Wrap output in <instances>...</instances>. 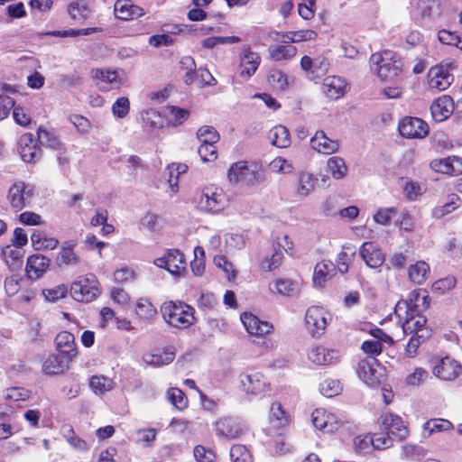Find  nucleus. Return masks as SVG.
Here are the masks:
<instances>
[{"mask_svg":"<svg viewBox=\"0 0 462 462\" xmlns=\"http://www.w3.org/2000/svg\"><path fill=\"white\" fill-rule=\"evenodd\" d=\"M430 307V298L427 294L421 295L413 291L410 293L407 301L398 302L395 307V314L402 322L404 334L416 333L422 329L427 319L421 312Z\"/></svg>","mask_w":462,"mask_h":462,"instance_id":"f257e3e1","label":"nucleus"},{"mask_svg":"<svg viewBox=\"0 0 462 462\" xmlns=\"http://www.w3.org/2000/svg\"><path fill=\"white\" fill-rule=\"evenodd\" d=\"M370 68L382 81H391L402 70L401 58L391 51L374 53L370 57Z\"/></svg>","mask_w":462,"mask_h":462,"instance_id":"f03ea898","label":"nucleus"},{"mask_svg":"<svg viewBox=\"0 0 462 462\" xmlns=\"http://www.w3.org/2000/svg\"><path fill=\"white\" fill-rule=\"evenodd\" d=\"M161 312L165 322L177 328H187L196 321L195 310L183 301L164 302Z\"/></svg>","mask_w":462,"mask_h":462,"instance_id":"7ed1b4c3","label":"nucleus"},{"mask_svg":"<svg viewBox=\"0 0 462 462\" xmlns=\"http://www.w3.org/2000/svg\"><path fill=\"white\" fill-rule=\"evenodd\" d=\"M263 170L257 164L241 161L233 163L227 172L232 184L254 186L263 181Z\"/></svg>","mask_w":462,"mask_h":462,"instance_id":"20e7f679","label":"nucleus"},{"mask_svg":"<svg viewBox=\"0 0 462 462\" xmlns=\"http://www.w3.org/2000/svg\"><path fill=\"white\" fill-rule=\"evenodd\" d=\"M70 294L74 300L91 302L100 294L99 282L94 274L79 276L70 285Z\"/></svg>","mask_w":462,"mask_h":462,"instance_id":"39448f33","label":"nucleus"},{"mask_svg":"<svg viewBox=\"0 0 462 462\" xmlns=\"http://www.w3.org/2000/svg\"><path fill=\"white\" fill-rule=\"evenodd\" d=\"M432 374L446 382L455 381L462 373V365L451 356L436 358L432 363Z\"/></svg>","mask_w":462,"mask_h":462,"instance_id":"423d86ee","label":"nucleus"},{"mask_svg":"<svg viewBox=\"0 0 462 462\" xmlns=\"http://www.w3.org/2000/svg\"><path fill=\"white\" fill-rule=\"evenodd\" d=\"M329 314L321 307L311 306L307 310L305 324L313 337H319L324 334Z\"/></svg>","mask_w":462,"mask_h":462,"instance_id":"0eeeda50","label":"nucleus"},{"mask_svg":"<svg viewBox=\"0 0 462 462\" xmlns=\"http://www.w3.org/2000/svg\"><path fill=\"white\" fill-rule=\"evenodd\" d=\"M33 196L32 188L23 182H14L8 190L7 200L14 211H20L30 202Z\"/></svg>","mask_w":462,"mask_h":462,"instance_id":"6e6552de","label":"nucleus"},{"mask_svg":"<svg viewBox=\"0 0 462 462\" xmlns=\"http://www.w3.org/2000/svg\"><path fill=\"white\" fill-rule=\"evenodd\" d=\"M215 430L218 437L227 439L240 438L245 430L244 423L235 417H222L216 420Z\"/></svg>","mask_w":462,"mask_h":462,"instance_id":"1a4fd4ad","label":"nucleus"},{"mask_svg":"<svg viewBox=\"0 0 462 462\" xmlns=\"http://www.w3.org/2000/svg\"><path fill=\"white\" fill-rule=\"evenodd\" d=\"M154 264L174 275H180L186 269L184 255L176 249L167 250L162 257L154 260Z\"/></svg>","mask_w":462,"mask_h":462,"instance_id":"9d476101","label":"nucleus"},{"mask_svg":"<svg viewBox=\"0 0 462 462\" xmlns=\"http://www.w3.org/2000/svg\"><path fill=\"white\" fill-rule=\"evenodd\" d=\"M381 429L396 441L405 439L409 434L407 427L398 415L386 413L380 418Z\"/></svg>","mask_w":462,"mask_h":462,"instance_id":"9b49d317","label":"nucleus"},{"mask_svg":"<svg viewBox=\"0 0 462 462\" xmlns=\"http://www.w3.org/2000/svg\"><path fill=\"white\" fill-rule=\"evenodd\" d=\"M311 420L316 429L326 433L337 430L342 424V421L334 413L324 409H316L311 413Z\"/></svg>","mask_w":462,"mask_h":462,"instance_id":"f8f14e48","label":"nucleus"},{"mask_svg":"<svg viewBox=\"0 0 462 462\" xmlns=\"http://www.w3.org/2000/svg\"><path fill=\"white\" fill-rule=\"evenodd\" d=\"M198 207L206 212H218L225 207L224 195L211 188H205L200 194Z\"/></svg>","mask_w":462,"mask_h":462,"instance_id":"ddd939ff","label":"nucleus"},{"mask_svg":"<svg viewBox=\"0 0 462 462\" xmlns=\"http://www.w3.org/2000/svg\"><path fill=\"white\" fill-rule=\"evenodd\" d=\"M454 77L443 64L431 68L428 72V84L430 88L442 91L453 82Z\"/></svg>","mask_w":462,"mask_h":462,"instance_id":"4468645a","label":"nucleus"},{"mask_svg":"<svg viewBox=\"0 0 462 462\" xmlns=\"http://www.w3.org/2000/svg\"><path fill=\"white\" fill-rule=\"evenodd\" d=\"M400 134L406 138H423L428 134V125L418 117H406L399 124Z\"/></svg>","mask_w":462,"mask_h":462,"instance_id":"2eb2a0df","label":"nucleus"},{"mask_svg":"<svg viewBox=\"0 0 462 462\" xmlns=\"http://www.w3.org/2000/svg\"><path fill=\"white\" fill-rule=\"evenodd\" d=\"M240 385L247 394L258 395L265 392L267 383L258 372L240 374Z\"/></svg>","mask_w":462,"mask_h":462,"instance_id":"dca6fc26","label":"nucleus"},{"mask_svg":"<svg viewBox=\"0 0 462 462\" xmlns=\"http://www.w3.org/2000/svg\"><path fill=\"white\" fill-rule=\"evenodd\" d=\"M300 67L307 72L309 78L317 79L328 72L329 62L323 57L311 59L309 56H303L300 60Z\"/></svg>","mask_w":462,"mask_h":462,"instance_id":"f3484780","label":"nucleus"},{"mask_svg":"<svg viewBox=\"0 0 462 462\" xmlns=\"http://www.w3.org/2000/svg\"><path fill=\"white\" fill-rule=\"evenodd\" d=\"M18 144L21 157L24 162H32L41 156V148L37 145L32 134H23Z\"/></svg>","mask_w":462,"mask_h":462,"instance_id":"a211bd4d","label":"nucleus"},{"mask_svg":"<svg viewBox=\"0 0 462 462\" xmlns=\"http://www.w3.org/2000/svg\"><path fill=\"white\" fill-rule=\"evenodd\" d=\"M375 366H378V363L374 357H366L358 363L357 374L368 385H374L380 382L381 374Z\"/></svg>","mask_w":462,"mask_h":462,"instance_id":"6ab92c4d","label":"nucleus"},{"mask_svg":"<svg viewBox=\"0 0 462 462\" xmlns=\"http://www.w3.org/2000/svg\"><path fill=\"white\" fill-rule=\"evenodd\" d=\"M360 255L371 268L380 267L384 262V254L379 246L373 242H365L360 249Z\"/></svg>","mask_w":462,"mask_h":462,"instance_id":"aec40b11","label":"nucleus"},{"mask_svg":"<svg viewBox=\"0 0 462 462\" xmlns=\"http://www.w3.org/2000/svg\"><path fill=\"white\" fill-rule=\"evenodd\" d=\"M430 168L443 174L458 175L462 173V159L457 156H452L433 160L430 162Z\"/></svg>","mask_w":462,"mask_h":462,"instance_id":"412c9836","label":"nucleus"},{"mask_svg":"<svg viewBox=\"0 0 462 462\" xmlns=\"http://www.w3.org/2000/svg\"><path fill=\"white\" fill-rule=\"evenodd\" d=\"M453 99L448 95L438 97L430 106L431 115L437 122L447 119L453 113Z\"/></svg>","mask_w":462,"mask_h":462,"instance_id":"4be33fe9","label":"nucleus"},{"mask_svg":"<svg viewBox=\"0 0 462 462\" xmlns=\"http://www.w3.org/2000/svg\"><path fill=\"white\" fill-rule=\"evenodd\" d=\"M261 58L257 53L245 49L240 56V77L248 79L257 70Z\"/></svg>","mask_w":462,"mask_h":462,"instance_id":"5701e85b","label":"nucleus"},{"mask_svg":"<svg viewBox=\"0 0 462 462\" xmlns=\"http://www.w3.org/2000/svg\"><path fill=\"white\" fill-rule=\"evenodd\" d=\"M310 145L315 151L323 154H333L339 149V143L328 138L323 131L316 132L310 139Z\"/></svg>","mask_w":462,"mask_h":462,"instance_id":"b1692460","label":"nucleus"},{"mask_svg":"<svg viewBox=\"0 0 462 462\" xmlns=\"http://www.w3.org/2000/svg\"><path fill=\"white\" fill-rule=\"evenodd\" d=\"M241 321L243 322L246 331L254 336L266 335L273 328V326L270 323L260 320L256 316L251 313H243L241 315Z\"/></svg>","mask_w":462,"mask_h":462,"instance_id":"393cba45","label":"nucleus"},{"mask_svg":"<svg viewBox=\"0 0 462 462\" xmlns=\"http://www.w3.org/2000/svg\"><path fill=\"white\" fill-rule=\"evenodd\" d=\"M115 14L121 20H133L143 16L144 11L130 0H117L115 4Z\"/></svg>","mask_w":462,"mask_h":462,"instance_id":"a878e982","label":"nucleus"},{"mask_svg":"<svg viewBox=\"0 0 462 462\" xmlns=\"http://www.w3.org/2000/svg\"><path fill=\"white\" fill-rule=\"evenodd\" d=\"M50 265V260L42 254H33L27 259L26 273L30 279L42 276Z\"/></svg>","mask_w":462,"mask_h":462,"instance_id":"bb28decb","label":"nucleus"},{"mask_svg":"<svg viewBox=\"0 0 462 462\" xmlns=\"http://www.w3.org/2000/svg\"><path fill=\"white\" fill-rule=\"evenodd\" d=\"M338 352L334 349H327L324 346H318L311 348L308 357L316 365H327L336 362L338 359Z\"/></svg>","mask_w":462,"mask_h":462,"instance_id":"cd10ccee","label":"nucleus"},{"mask_svg":"<svg viewBox=\"0 0 462 462\" xmlns=\"http://www.w3.org/2000/svg\"><path fill=\"white\" fill-rule=\"evenodd\" d=\"M346 84L339 77H328L323 80L322 91L330 99H338L346 91Z\"/></svg>","mask_w":462,"mask_h":462,"instance_id":"c85d7f7f","label":"nucleus"},{"mask_svg":"<svg viewBox=\"0 0 462 462\" xmlns=\"http://www.w3.org/2000/svg\"><path fill=\"white\" fill-rule=\"evenodd\" d=\"M55 343L57 350L63 355H67V358L71 360L77 355L75 337L70 332H60L56 336Z\"/></svg>","mask_w":462,"mask_h":462,"instance_id":"c756f323","label":"nucleus"},{"mask_svg":"<svg viewBox=\"0 0 462 462\" xmlns=\"http://www.w3.org/2000/svg\"><path fill=\"white\" fill-rule=\"evenodd\" d=\"M75 246L76 243L74 241H65L62 243L60 251L55 260L59 267L75 265L79 263V257L73 251Z\"/></svg>","mask_w":462,"mask_h":462,"instance_id":"7c9ffc66","label":"nucleus"},{"mask_svg":"<svg viewBox=\"0 0 462 462\" xmlns=\"http://www.w3.org/2000/svg\"><path fill=\"white\" fill-rule=\"evenodd\" d=\"M70 359L59 355H51L43 362L42 370L46 374H62L69 368Z\"/></svg>","mask_w":462,"mask_h":462,"instance_id":"2f4dec72","label":"nucleus"},{"mask_svg":"<svg viewBox=\"0 0 462 462\" xmlns=\"http://www.w3.org/2000/svg\"><path fill=\"white\" fill-rule=\"evenodd\" d=\"M335 272V265L332 262L323 261L315 266L313 282L316 286L322 287L325 282L330 279Z\"/></svg>","mask_w":462,"mask_h":462,"instance_id":"473e14b6","label":"nucleus"},{"mask_svg":"<svg viewBox=\"0 0 462 462\" xmlns=\"http://www.w3.org/2000/svg\"><path fill=\"white\" fill-rule=\"evenodd\" d=\"M270 291L283 296H294L300 291V285L290 279H277L270 284Z\"/></svg>","mask_w":462,"mask_h":462,"instance_id":"72a5a7b5","label":"nucleus"},{"mask_svg":"<svg viewBox=\"0 0 462 462\" xmlns=\"http://www.w3.org/2000/svg\"><path fill=\"white\" fill-rule=\"evenodd\" d=\"M453 430L454 425L452 422L441 418L430 419L423 425V433L427 437H430L434 433L451 431Z\"/></svg>","mask_w":462,"mask_h":462,"instance_id":"f704fd0d","label":"nucleus"},{"mask_svg":"<svg viewBox=\"0 0 462 462\" xmlns=\"http://www.w3.org/2000/svg\"><path fill=\"white\" fill-rule=\"evenodd\" d=\"M268 137L272 144L279 148H286L291 144L289 130L282 125L273 127Z\"/></svg>","mask_w":462,"mask_h":462,"instance_id":"c9c22d12","label":"nucleus"},{"mask_svg":"<svg viewBox=\"0 0 462 462\" xmlns=\"http://www.w3.org/2000/svg\"><path fill=\"white\" fill-rule=\"evenodd\" d=\"M348 168L345 160L339 156H332L327 162V171L334 180H342L346 176Z\"/></svg>","mask_w":462,"mask_h":462,"instance_id":"e433bc0d","label":"nucleus"},{"mask_svg":"<svg viewBox=\"0 0 462 462\" xmlns=\"http://www.w3.org/2000/svg\"><path fill=\"white\" fill-rule=\"evenodd\" d=\"M163 116L167 117V125L178 126L181 125L189 116V111L174 106H168L163 109Z\"/></svg>","mask_w":462,"mask_h":462,"instance_id":"4c0bfd02","label":"nucleus"},{"mask_svg":"<svg viewBox=\"0 0 462 462\" xmlns=\"http://www.w3.org/2000/svg\"><path fill=\"white\" fill-rule=\"evenodd\" d=\"M318 183L317 178L311 173L300 172L299 174V183L297 193L300 198H305L312 192Z\"/></svg>","mask_w":462,"mask_h":462,"instance_id":"58836bf2","label":"nucleus"},{"mask_svg":"<svg viewBox=\"0 0 462 462\" xmlns=\"http://www.w3.org/2000/svg\"><path fill=\"white\" fill-rule=\"evenodd\" d=\"M91 75L94 79L110 84V88H118L121 86V79L116 70L93 69Z\"/></svg>","mask_w":462,"mask_h":462,"instance_id":"ea45409f","label":"nucleus"},{"mask_svg":"<svg viewBox=\"0 0 462 462\" xmlns=\"http://www.w3.org/2000/svg\"><path fill=\"white\" fill-rule=\"evenodd\" d=\"M268 51L271 58L276 61L290 60L297 53L296 47L292 45H273Z\"/></svg>","mask_w":462,"mask_h":462,"instance_id":"a19ab883","label":"nucleus"},{"mask_svg":"<svg viewBox=\"0 0 462 462\" xmlns=\"http://www.w3.org/2000/svg\"><path fill=\"white\" fill-rule=\"evenodd\" d=\"M430 267L427 263L419 261L409 269V278L417 284H421L427 278Z\"/></svg>","mask_w":462,"mask_h":462,"instance_id":"79ce46f5","label":"nucleus"},{"mask_svg":"<svg viewBox=\"0 0 462 462\" xmlns=\"http://www.w3.org/2000/svg\"><path fill=\"white\" fill-rule=\"evenodd\" d=\"M89 386L96 394H103L112 390L114 383L111 379L103 375H93L89 381Z\"/></svg>","mask_w":462,"mask_h":462,"instance_id":"37998d69","label":"nucleus"},{"mask_svg":"<svg viewBox=\"0 0 462 462\" xmlns=\"http://www.w3.org/2000/svg\"><path fill=\"white\" fill-rule=\"evenodd\" d=\"M282 259L283 255L281 250L274 247L273 254L261 262L260 270L265 273L273 272L281 266Z\"/></svg>","mask_w":462,"mask_h":462,"instance_id":"c03bdc74","label":"nucleus"},{"mask_svg":"<svg viewBox=\"0 0 462 462\" xmlns=\"http://www.w3.org/2000/svg\"><path fill=\"white\" fill-rule=\"evenodd\" d=\"M136 314L143 319H153L157 315V310L153 304L146 300L140 299L136 303Z\"/></svg>","mask_w":462,"mask_h":462,"instance_id":"a18cd8bd","label":"nucleus"},{"mask_svg":"<svg viewBox=\"0 0 462 462\" xmlns=\"http://www.w3.org/2000/svg\"><path fill=\"white\" fill-rule=\"evenodd\" d=\"M143 121L151 128H162L164 126L163 116L154 108L145 110L142 115Z\"/></svg>","mask_w":462,"mask_h":462,"instance_id":"49530a36","label":"nucleus"},{"mask_svg":"<svg viewBox=\"0 0 462 462\" xmlns=\"http://www.w3.org/2000/svg\"><path fill=\"white\" fill-rule=\"evenodd\" d=\"M38 141L42 145H46L51 149H60L61 143L59 138L54 134V133L47 131L42 127H40L37 131Z\"/></svg>","mask_w":462,"mask_h":462,"instance_id":"de8ad7c7","label":"nucleus"},{"mask_svg":"<svg viewBox=\"0 0 462 462\" xmlns=\"http://www.w3.org/2000/svg\"><path fill=\"white\" fill-rule=\"evenodd\" d=\"M174 360V353L165 351L161 354L147 355L144 361L152 366H162L171 363Z\"/></svg>","mask_w":462,"mask_h":462,"instance_id":"09e8293b","label":"nucleus"},{"mask_svg":"<svg viewBox=\"0 0 462 462\" xmlns=\"http://www.w3.org/2000/svg\"><path fill=\"white\" fill-rule=\"evenodd\" d=\"M459 201V198L452 194L448 197V201L442 206H438L433 208L432 216L436 218H441L445 215L451 213L457 208V202Z\"/></svg>","mask_w":462,"mask_h":462,"instance_id":"8fccbe9b","label":"nucleus"},{"mask_svg":"<svg viewBox=\"0 0 462 462\" xmlns=\"http://www.w3.org/2000/svg\"><path fill=\"white\" fill-rule=\"evenodd\" d=\"M197 137L200 143L215 144L219 140V134L213 126H201L197 132Z\"/></svg>","mask_w":462,"mask_h":462,"instance_id":"3c124183","label":"nucleus"},{"mask_svg":"<svg viewBox=\"0 0 462 462\" xmlns=\"http://www.w3.org/2000/svg\"><path fill=\"white\" fill-rule=\"evenodd\" d=\"M343 250L337 254L336 261L337 269L342 274L347 273L348 263L352 261L353 256L356 254V251L351 250L350 247L344 246Z\"/></svg>","mask_w":462,"mask_h":462,"instance_id":"603ef678","label":"nucleus"},{"mask_svg":"<svg viewBox=\"0 0 462 462\" xmlns=\"http://www.w3.org/2000/svg\"><path fill=\"white\" fill-rule=\"evenodd\" d=\"M270 420L276 428H281L287 423L286 412L282 408L280 402H273L272 404Z\"/></svg>","mask_w":462,"mask_h":462,"instance_id":"864d4df0","label":"nucleus"},{"mask_svg":"<svg viewBox=\"0 0 462 462\" xmlns=\"http://www.w3.org/2000/svg\"><path fill=\"white\" fill-rule=\"evenodd\" d=\"M269 83L277 89L284 90L289 86L288 77L280 69H273L268 75Z\"/></svg>","mask_w":462,"mask_h":462,"instance_id":"5fc2aeb1","label":"nucleus"},{"mask_svg":"<svg viewBox=\"0 0 462 462\" xmlns=\"http://www.w3.org/2000/svg\"><path fill=\"white\" fill-rule=\"evenodd\" d=\"M164 33H162V34H155V35H152L149 40H148V42L150 45L155 47V48H160V47H163V46H170L173 43L174 40H173V37H172V33H174L173 32H170L169 30H166V29H162Z\"/></svg>","mask_w":462,"mask_h":462,"instance_id":"6e6d98bb","label":"nucleus"},{"mask_svg":"<svg viewBox=\"0 0 462 462\" xmlns=\"http://www.w3.org/2000/svg\"><path fill=\"white\" fill-rule=\"evenodd\" d=\"M319 391L323 396L331 398L341 392V385L337 380L327 379L320 383Z\"/></svg>","mask_w":462,"mask_h":462,"instance_id":"4d7b16f0","label":"nucleus"},{"mask_svg":"<svg viewBox=\"0 0 462 462\" xmlns=\"http://www.w3.org/2000/svg\"><path fill=\"white\" fill-rule=\"evenodd\" d=\"M232 462H253L249 450L243 445H234L230 449Z\"/></svg>","mask_w":462,"mask_h":462,"instance_id":"13d9d810","label":"nucleus"},{"mask_svg":"<svg viewBox=\"0 0 462 462\" xmlns=\"http://www.w3.org/2000/svg\"><path fill=\"white\" fill-rule=\"evenodd\" d=\"M168 399L179 410H183L188 405V400L184 393L179 388L170 389L168 391Z\"/></svg>","mask_w":462,"mask_h":462,"instance_id":"bf43d9fd","label":"nucleus"},{"mask_svg":"<svg viewBox=\"0 0 462 462\" xmlns=\"http://www.w3.org/2000/svg\"><path fill=\"white\" fill-rule=\"evenodd\" d=\"M438 37L443 44L452 45L462 49V38L453 32L440 30L438 33Z\"/></svg>","mask_w":462,"mask_h":462,"instance_id":"052dcab7","label":"nucleus"},{"mask_svg":"<svg viewBox=\"0 0 462 462\" xmlns=\"http://www.w3.org/2000/svg\"><path fill=\"white\" fill-rule=\"evenodd\" d=\"M130 110V101L127 97H122L116 99L112 106L113 115L118 118H124Z\"/></svg>","mask_w":462,"mask_h":462,"instance_id":"680f3d73","label":"nucleus"},{"mask_svg":"<svg viewBox=\"0 0 462 462\" xmlns=\"http://www.w3.org/2000/svg\"><path fill=\"white\" fill-rule=\"evenodd\" d=\"M397 209L395 208H380L374 215V220L380 225L387 226L393 216H395Z\"/></svg>","mask_w":462,"mask_h":462,"instance_id":"e2e57ef3","label":"nucleus"},{"mask_svg":"<svg viewBox=\"0 0 462 462\" xmlns=\"http://www.w3.org/2000/svg\"><path fill=\"white\" fill-rule=\"evenodd\" d=\"M371 436L373 439V447L375 449L390 448L393 446V442L394 440L390 434H387V432L385 434L376 433Z\"/></svg>","mask_w":462,"mask_h":462,"instance_id":"0e129e2a","label":"nucleus"},{"mask_svg":"<svg viewBox=\"0 0 462 462\" xmlns=\"http://www.w3.org/2000/svg\"><path fill=\"white\" fill-rule=\"evenodd\" d=\"M198 153L204 162H212L217 159V147L215 144L201 143Z\"/></svg>","mask_w":462,"mask_h":462,"instance_id":"69168bd1","label":"nucleus"},{"mask_svg":"<svg viewBox=\"0 0 462 462\" xmlns=\"http://www.w3.org/2000/svg\"><path fill=\"white\" fill-rule=\"evenodd\" d=\"M403 192L409 200H414L422 194V189L418 182L406 180L403 186Z\"/></svg>","mask_w":462,"mask_h":462,"instance_id":"338daca9","label":"nucleus"},{"mask_svg":"<svg viewBox=\"0 0 462 462\" xmlns=\"http://www.w3.org/2000/svg\"><path fill=\"white\" fill-rule=\"evenodd\" d=\"M355 449L358 452H366L373 447V439L371 435H360L354 439Z\"/></svg>","mask_w":462,"mask_h":462,"instance_id":"774afa93","label":"nucleus"}]
</instances>
